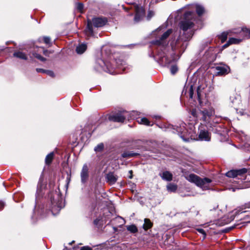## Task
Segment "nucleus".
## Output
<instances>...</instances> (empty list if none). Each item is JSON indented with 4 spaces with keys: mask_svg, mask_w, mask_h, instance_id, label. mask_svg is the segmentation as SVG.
<instances>
[{
    "mask_svg": "<svg viewBox=\"0 0 250 250\" xmlns=\"http://www.w3.org/2000/svg\"><path fill=\"white\" fill-rule=\"evenodd\" d=\"M214 111L211 107L193 109L191 110L192 116L197 120L202 121L205 124L211 127L213 124L211 122L214 116Z\"/></svg>",
    "mask_w": 250,
    "mask_h": 250,
    "instance_id": "1",
    "label": "nucleus"
},
{
    "mask_svg": "<svg viewBox=\"0 0 250 250\" xmlns=\"http://www.w3.org/2000/svg\"><path fill=\"white\" fill-rule=\"evenodd\" d=\"M126 63H97L99 72L104 71L110 74H118L125 71Z\"/></svg>",
    "mask_w": 250,
    "mask_h": 250,
    "instance_id": "2",
    "label": "nucleus"
},
{
    "mask_svg": "<svg viewBox=\"0 0 250 250\" xmlns=\"http://www.w3.org/2000/svg\"><path fill=\"white\" fill-rule=\"evenodd\" d=\"M185 178L189 182L194 183L202 188L203 190H208L210 188L212 180L208 178H201L194 174H190L186 176Z\"/></svg>",
    "mask_w": 250,
    "mask_h": 250,
    "instance_id": "3",
    "label": "nucleus"
},
{
    "mask_svg": "<svg viewBox=\"0 0 250 250\" xmlns=\"http://www.w3.org/2000/svg\"><path fill=\"white\" fill-rule=\"evenodd\" d=\"M50 201L51 203V212L53 215H56L64 207L62 199L60 194L56 192L51 194Z\"/></svg>",
    "mask_w": 250,
    "mask_h": 250,
    "instance_id": "4",
    "label": "nucleus"
},
{
    "mask_svg": "<svg viewBox=\"0 0 250 250\" xmlns=\"http://www.w3.org/2000/svg\"><path fill=\"white\" fill-rule=\"evenodd\" d=\"M195 20V14L190 11L184 14V20L180 22V27L184 32L190 29L194 26L193 21Z\"/></svg>",
    "mask_w": 250,
    "mask_h": 250,
    "instance_id": "5",
    "label": "nucleus"
},
{
    "mask_svg": "<svg viewBox=\"0 0 250 250\" xmlns=\"http://www.w3.org/2000/svg\"><path fill=\"white\" fill-rule=\"evenodd\" d=\"M169 128H172L173 132L177 133L180 137L185 142H189L190 140H192L191 136H190L186 129V124L182 123L180 124V126L169 125Z\"/></svg>",
    "mask_w": 250,
    "mask_h": 250,
    "instance_id": "6",
    "label": "nucleus"
},
{
    "mask_svg": "<svg viewBox=\"0 0 250 250\" xmlns=\"http://www.w3.org/2000/svg\"><path fill=\"white\" fill-rule=\"evenodd\" d=\"M107 22L106 18H93L92 21H88L87 25V30L89 34H93L92 25L96 27H100L104 26Z\"/></svg>",
    "mask_w": 250,
    "mask_h": 250,
    "instance_id": "7",
    "label": "nucleus"
},
{
    "mask_svg": "<svg viewBox=\"0 0 250 250\" xmlns=\"http://www.w3.org/2000/svg\"><path fill=\"white\" fill-rule=\"evenodd\" d=\"M247 169L243 168L237 170H231L226 173V175L230 178H236L238 177V179L241 180H245L244 174L247 172Z\"/></svg>",
    "mask_w": 250,
    "mask_h": 250,
    "instance_id": "8",
    "label": "nucleus"
},
{
    "mask_svg": "<svg viewBox=\"0 0 250 250\" xmlns=\"http://www.w3.org/2000/svg\"><path fill=\"white\" fill-rule=\"evenodd\" d=\"M223 65L215 67V75L216 76H222L228 74L230 72L229 67L223 63Z\"/></svg>",
    "mask_w": 250,
    "mask_h": 250,
    "instance_id": "9",
    "label": "nucleus"
},
{
    "mask_svg": "<svg viewBox=\"0 0 250 250\" xmlns=\"http://www.w3.org/2000/svg\"><path fill=\"white\" fill-rule=\"evenodd\" d=\"M134 9L135 11L134 21L135 22H139L145 16V10L142 7L138 5H135L134 6Z\"/></svg>",
    "mask_w": 250,
    "mask_h": 250,
    "instance_id": "10",
    "label": "nucleus"
},
{
    "mask_svg": "<svg viewBox=\"0 0 250 250\" xmlns=\"http://www.w3.org/2000/svg\"><path fill=\"white\" fill-rule=\"evenodd\" d=\"M108 119L115 122L123 123L125 120V117L121 113H117L109 115Z\"/></svg>",
    "mask_w": 250,
    "mask_h": 250,
    "instance_id": "11",
    "label": "nucleus"
},
{
    "mask_svg": "<svg viewBox=\"0 0 250 250\" xmlns=\"http://www.w3.org/2000/svg\"><path fill=\"white\" fill-rule=\"evenodd\" d=\"M159 64L162 67L168 68L172 75L175 74L179 70V67L177 63H159Z\"/></svg>",
    "mask_w": 250,
    "mask_h": 250,
    "instance_id": "12",
    "label": "nucleus"
},
{
    "mask_svg": "<svg viewBox=\"0 0 250 250\" xmlns=\"http://www.w3.org/2000/svg\"><path fill=\"white\" fill-rule=\"evenodd\" d=\"M89 177L88 168L86 164L83 165L81 172V180L82 183L86 182Z\"/></svg>",
    "mask_w": 250,
    "mask_h": 250,
    "instance_id": "13",
    "label": "nucleus"
},
{
    "mask_svg": "<svg viewBox=\"0 0 250 250\" xmlns=\"http://www.w3.org/2000/svg\"><path fill=\"white\" fill-rule=\"evenodd\" d=\"M199 139L200 141H210L211 134L206 130L201 129L199 133Z\"/></svg>",
    "mask_w": 250,
    "mask_h": 250,
    "instance_id": "14",
    "label": "nucleus"
},
{
    "mask_svg": "<svg viewBox=\"0 0 250 250\" xmlns=\"http://www.w3.org/2000/svg\"><path fill=\"white\" fill-rule=\"evenodd\" d=\"M106 182L110 185L114 184L118 179V176L113 172H109L106 175Z\"/></svg>",
    "mask_w": 250,
    "mask_h": 250,
    "instance_id": "15",
    "label": "nucleus"
},
{
    "mask_svg": "<svg viewBox=\"0 0 250 250\" xmlns=\"http://www.w3.org/2000/svg\"><path fill=\"white\" fill-rule=\"evenodd\" d=\"M236 33H237V32L233 30H229L223 32L219 35V38L221 40L222 42H224L227 40L228 36H232Z\"/></svg>",
    "mask_w": 250,
    "mask_h": 250,
    "instance_id": "16",
    "label": "nucleus"
},
{
    "mask_svg": "<svg viewBox=\"0 0 250 250\" xmlns=\"http://www.w3.org/2000/svg\"><path fill=\"white\" fill-rule=\"evenodd\" d=\"M159 176L164 180L171 181L172 180L173 175L168 171H165L162 173H160Z\"/></svg>",
    "mask_w": 250,
    "mask_h": 250,
    "instance_id": "17",
    "label": "nucleus"
},
{
    "mask_svg": "<svg viewBox=\"0 0 250 250\" xmlns=\"http://www.w3.org/2000/svg\"><path fill=\"white\" fill-rule=\"evenodd\" d=\"M242 41V39L234 38H230L228 41L227 42L226 44H225L223 46V48H226L228 47L230 44H238Z\"/></svg>",
    "mask_w": 250,
    "mask_h": 250,
    "instance_id": "18",
    "label": "nucleus"
},
{
    "mask_svg": "<svg viewBox=\"0 0 250 250\" xmlns=\"http://www.w3.org/2000/svg\"><path fill=\"white\" fill-rule=\"evenodd\" d=\"M13 56L21 60L26 61L27 60L28 56L24 52L21 51H16L13 53Z\"/></svg>",
    "mask_w": 250,
    "mask_h": 250,
    "instance_id": "19",
    "label": "nucleus"
},
{
    "mask_svg": "<svg viewBox=\"0 0 250 250\" xmlns=\"http://www.w3.org/2000/svg\"><path fill=\"white\" fill-rule=\"evenodd\" d=\"M87 45L85 43H80L77 46L76 48V52L78 54H82L87 49Z\"/></svg>",
    "mask_w": 250,
    "mask_h": 250,
    "instance_id": "20",
    "label": "nucleus"
},
{
    "mask_svg": "<svg viewBox=\"0 0 250 250\" xmlns=\"http://www.w3.org/2000/svg\"><path fill=\"white\" fill-rule=\"evenodd\" d=\"M139 155V154L138 153L134 152L132 151H126L124 152L122 154V156L123 158H131L133 157H136L137 156Z\"/></svg>",
    "mask_w": 250,
    "mask_h": 250,
    "instance_id": "21",
    "label": "nucleus"
},
{
    "mask_svg": "<svg viewBox=\"0 0 250 250\" xmlns=\"http://www.w3.org/2000/svg\"><path fill=\"white\" fill-rule=\"evenodd\" d=\"M172 29H168L165 32L160 38V41H159V43H162V42L172 33Z\"/></svg>",
    "mask_w": 250,
    "mask_h": 250,
    "instance_id": "22",
    "label": "nucleus"
},
{
    "mask_svg": "<svg viewBox=\"0 0 250 250\" xmlns=\"http://www.w3.org/2000/svg\"><path fill=\"white\" fill-rule=\"evenodd\" d=\"M152 226V223L149 219L146 218L144 220V224L143 225V229L146 230L151 228Z\"/></svg>",
    "mask_w": 250,
    "mask_h": 250,
    "instance_id": "23",
    "label": "nucleus"
},
{
    "mask_svg": "<svg viewBox=\"0 0 250 250\" xmlns=\"http://www.w3.org/2000/svg\"><path fill=\"white\" fill-rule=\"evenodd\" d=\"M54 153L53 152H50L49 154L47 155L45 159V164L47 165H50L54 158Z\"/></svg>",
    "mask_w": 250,
    "mask_h": 250,
    "instance_id": "24",
    "label": "nucleus"
},
{
    "mask_svg": "<svg viewBox=\"0 0 250 250\" xmlns=\"http://www.w3.org/2000/svg\"><path fill=\"white\" fill-rule=\"evenodd\" d=\"M108 218L106 217H103L101 218H97L94 221V223L95 225L103 224L104 223H105Z\"/></svg>",
    "mask_w": 250,
    "mask_h": 250,
    "instance_id": "25",
    "label": "nucleus"
},
{
    "mask_svg": "<svg viewBox=\"0 0 250 250\" xmlns=\"http://www.w3.org/2000/svg\"><path fill=\"white\" fill-rule=\"evenodd\" d=\"M196 11L198 16H201L205 12L204 8L199 4H196Z\"/></svg>",
    "mask_w": 250,
    "mask_h": 250,
    "instance_id": "26",
    "label": "nucleus"
},
{
    "mask_svg": "<svg viewBox=\"0 0 250 250\" xmlns=\"http://www.w3.org/2000/svg\"><path fill=\"white\" fill-rule=\"evenodd\" d=\"M241 34L246 38H250V29L243 28L240 32Z\"/></svg>",
    "mask_w": 250,
    "mask_h": 250,
    "instance_id": "27",
    "label": "nucleus"
},
{
    "mask_svg": "<svg viewBox=\"0 0 250 250\" xmlns=\"http://www.w3.org/2000/svg\"><path fill=\"white\" fill-rule=\"evenodd\" d=\"M167 188L168 191L174 192L176 190L177 187L175 184L170 183L167 185Z\"/></svg>",
    "mask_w": 250,
    "mask_h": 250,
    "instance_id": "28",
    "label": "nucleus"
},
{
    "mask_svg": "<svg viewBox=\"0 0 250 250\" xmlns=\"http://www.w3.org/2000/svg\"><path fill=\"white\" fill-rule=\"evenodd\" d=\"M126 229L128 231H129L132 233H135L138 231V229H137V227L134 225L127 226L126 227Z\"/></svg>",
    "mask_w": 250,
    "mask_h": 250,
    "instance_id": "29",
    "label": "nucleus"
},
{
    "mask_svg": "<svg viewBox=\"0 0 250 250\" xmlns=\"http://www.w3.org/2000/svg\"><path fill=\"white\" fill-rule=\"evenodd\" d=\"M138 122L141 124H143L147 125H150L149 121L146 118H142L138 120Z\"/></svg>",
    "mask_w": 250,
    "mask_h": 250,
    "instance_id": "30",
    "label": "nucleus"
},
{
    "mask_svg": "<svg viewBox=\"0 0 250 250\" xmlns=\"http://www.w3.org/2000/svg\"><path fill=\"white\" fill-rule=\"evenodd\" d=\"M33 55L35 58H37L40 61L45 62L46 61L45 58H43L39 54L34 53Z\"/></svg>",
    "mask_w": 250,
    "mask_h": 250,
    "instance_id": "31",
    "label": "nucleus"
},
{
    "mask_svg": "<svg viewBox=\"0 0 250 250\" xmlns=\"http://www.w3.org/2000/svg\"><path fill=\"white\" fill-rule=\"evenodd\" d=\"M42 40L43 42L47 45H48L49 46H51V43L50 42V38L48 37H43L42 38Z\"/></svg>",
    "mask_w": 250,
    "mask_h": 250,
    "instance_id": "32",
    "label": "nucleus"
},
{
    "mask_svg": "<svg viewBox=\"0 0 250 250\" xmlns=\"http://www.w3.org/2000/svg\"><path fill=\"white\" fill-rule=\"evenodd\" d=\"M104 148V145L102 143H101L97 145L94 148L95 151H101Z\"/></svg>",
    "mask_w": 250,
    "mask_h": 250,
    "instance_id": "33",
    "label": "nucleus"
},
{
    "mask_svg": "<svg viewBox=\"0 0 250 250\" xmlns=\"http://www.w3.org/2000/svg\"><path fill=\"white\" fill-rule=\"evenodd\" d=\"M196 230L199 233H200L201 234L203 235V239H204L206 236V233L205 231L203 229H200V228L197 229Z\"/></svg>",
    "mask_w": 250,
    "mask_h": 250,
    "instance_id": "34",
    "label": "nucleus"
},
{
    "mask_svg": "<svg viewBox=\"0 0 250 250\" xmlns=\"http://www.w3.org/2000/svg\"><path fill=\"white\" fill-rule=\"evenodd\" d=\"M189 98L192 99L193 97V86L192 85H191L190 86V87L189 89Z\"/></svg>",
    "mask_w": 250,
    "mask_h": 250,
    "instance_id": "35",
    "label": "nucleus"
},
{
    "mask_svg": "<svg viewBox=\"0 0 250 250\" xmlns=\"http://www.w3.org/2000/svg\"><path fill=\"white\" fill-rule=\"evenodd\" d=\"M45 74H46L48 76H50L52 77H54V72L52 71L46 70Z\"/></svg>",
    "mask_w": 250,
    "mask_h": 250,
    "instance_id": "36",
    "label": "nucleus"
},
{
    "mask_svg": "<svg viewBox=\"0 0 250 250\" xmlns=\"http://www.w3.org/2000/svg\"><path fill=\"white\" fill-rule=\"evenodd\" d=\"M77 8L80 11H82L83 8V4L82 3H78L77 5Z\"/></svg>",
    "mask_w": 250,
    "mask_h": 250,
    "instance_id": "37",
    "label": "nucleus"
},
{
    "mask_svg": "<svg viewBox=\"0 0 250 250\" xmlns=\"http://www.w3.org/2000/svg\"><path fill=\"white\" fill-rule=\"evenodd\" d=\"M154 15V12L151 11L148 12L147 14V19L149 20Z\"/></svg>",
    "mask_w": 250,
    "mask_h": 250,
    "instance_id": "38",
    "label": "nucleus"
},
{
    "mask_svg": "<svg viewBox=\"0 0 250 250\" xmlns=\"http://www.w3.org/2000/svg\"><path fill=\"white\" fill-rule=\"evenodd\" d=\"M81 250H92V249L89 246H83L81 248Z\"/></svg>",
    "mask_w": 250,
    "mask_h": 250,
    "instance_id": "39",
    "label": "nucleus"
},
{
    "mask_svg": "<svg viewBox=\"0 0 250 250\" xmlns=\"http://www.w3.org/2000/svg\"><path fill=\"white\" fill-rule=\"evenodd\" d=\"M36 71H37V72H38L39 73H45L46 70L43 69H42V68H37L36 69Z\"/></svg>",
    "mask_w": 250,
    "mask_h": 250,
    "instance_id": "40",
    "label": "nucleus"
},
{
    "mask_svg": "<svg viewBox=\"0 0 250 250\" xmlns=\"http://www.w3.org/2000/svg\"><path fill=\"white\" fill-rule=\"evenodd\" d=\"M4 206L5 203L2 201H0V210L2 209Z\"/></svg>",
    "mask_w": 250,
    "mask_h": 250,
    "instance_id": "41",
    "label": "nucleus"
},
{
    "mask_svg": "<svg viewBox=\"0 0 250 250\" xmlns=\"http://www.w3.org/2000/svg\"><path fill=\"white\" fill-rule=\"evenodd\" d=\"M201 88H202L201 86H199L197 89V95H198V96L199 98L200 97V90Z\"/></svg>",
    "mask_w": 250,
    "mask_h": 250,
    "instance_id": "42",
    "label": "nucleus"
},
{
    "mask_svg": "<svg viewBox=\"0 0 250 250\" xmlns=\"http://www.w3.org/2000/svg\"><path fill=\"white\" fill-rule=\"evenodd\" d=\"M129 172L130 174V175H129L128 177H129V179H132V177H133V176H132V170H130V171H129Z\"/></svg>",
    "mask_w": 250,
    "mask_h": 250,
    "instance_id": "43",
    "label": "nucleus"
},
{
    "mask_svg": "<svg viewBox=\"0 0 250 250\" xmlns=\"http://www.w3.org/2000/svg\"><path fill=\"white\" fill-rule=\"evenodd\" d=\"M192 35H193V32L191 31L190 32V34L187 37H186V39L187 40H188V39H189L192 36Z\"/></svg>",
    "mask_w": 250,
    "mask_h": 250,
    "instance_id": "44",
    "label": "nucleus"
},
{
    "mask_svg": "<svg viewBox=\"0 0 250 250\" xmlns=\"http://www.w3.org/2000/svg\"><path fill=\"white\" fill-rule=\"evenodd\" d=\"M40 191H41L40 189H39V188L38 187L37 190V194L38 195V196H39L40 195Z\"/></svg>",
    "mask_w": 250,
    "mask_h": 250,
    "instance_id": "45",
    "label": "nucleus"
},
{
    "mask_svg": "<svg viewBox=\"0 0 250 250\" xmlns=\"http://www.w3.org/2000/svg\"><path fill=\"white\" fill-rule=\"evenodd\" d=\"M47 53H48V51L47 50H45L43 52L44 54L45 55H47Z\"/></svg>",
    "mask_w": 250,
    "mask_h": 250,
    "instance_id": "46",
    "label": "nucleus"
},
{
    "mask_svg": "<svg viewBox=\"0 0 250 250\" xmlns=\"http://www.w3.org/2000/svg\"><path fill=\"white\" fill-rule=\"evenodd\" d=\"M107 213L108 214L107 216H110L111 215V213L108 210H107Z\"/></svg>",
    "mask_w": 250,
    "mask_h": 250,
    "instance_id": "47",
    "label": "nucleus"
},
{
    "mask_svg": "<svg viewBox=\"0 0 250 250\" xmlns=\"http://www.w3.org/2000/svg\"><path fill=\"white\" fill-rule=\"evenodd\" d=\"M220 131L219 130V131H218V132H217V133H218V134H221V133H220Z\"/></svg>",
    "mask_w": 250,
    "mask_h": 250,
    "instance_id": "48",
    "label": "nucleus"
}]
</instances>
